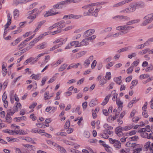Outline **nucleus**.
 <instances>
[{"instance_id":"f257e3e1","label":"nucleus","mask_w":153,"mask_h":153,"mask_svg":"<svg viewBox=\"0 0 153 153\" xmlns=\"http://www.w3.org/2000/svg\"><path fill=\"white\" fill-rule=\"evenodd\" d=\"M144 19L146 20L141 24L142 26H145L151 22L153 20V13L145 16Z\"/></svg>"},{"instance_id":"8fccbe9b","label":"nucleus","mask_w":153,"mask_h":153,"mask_svg":"<svg viewBox=\"0 0 153 153\" xmlns=\"http://www.w3.org/2000/svg\"><path fill=\"white\" fill-rule=\"evenodd\" d=\"M58 149L61 153H66V150L62 147L59 146L58 147Z\"/></svg>"},{"instance_id":"7c9ffc66","label":"nucleus","mask_w":153,"mask_h":153,"mask_svg":"<svg viewBox=\"0 0 153 153\" xmlns=\"http://www.w3.org/2000/svg\"><path fill=\"white\" fill-rule=\"evenodd\" d=\"M79 44L80 43L78 41H73L71 42V45L72 46L75 45H76L75 47H80Z\"/></svg>"},{"instance_id":"9d476101","label":"nucleus","mask_w":153,"mask_h":153,"mask_svg":"<svg viewBox=\"0 0 153 153\" xmlns=\"http://www.w3.org/2000/svg\"><path fill=\"white\" fill-rule=\"evenodd\" d=\"M116 103L117 104L118 106V111L119 110L120 111L122 110V108L123 106V102L120 100V99H117Z\"/></svg>"},{"instance_id":"13d9d810","label":"nucleus","mask_w":153,"mask_h":153,"mask_svg":"<svg viewBox=\"0 0 153 153\" xmlns=\"http://www.w3.org/2000/svg\"><path fill=\"white\" fill-rule=\"evenodd\" d=\"M140 136L143 138H148V134L146 132H144L140 134Z\"/></svg>"},{"instance_id":"a19ab883","label":"nucleus","mask_w":153,"mask_h":153,"mask_svg":"<svg viewBox=\"0 0 153 153\" xmlns=\"http://www.w3.org/2000/svg\"><path fill=\"white\" fill-rule=\"evenodd\" d=\"M124 30H130L132 28H134V27L132 26H129L128 25H124L123 26Z\"/></svg>"},{"instance_id":"393cba45","label":"nucleus","mask_w":153,"mask_h":153,"mask_svg":"<svg viewBox=\"0 0 153 153\" xmlns=\"http://www.w3.org/2000/svg\"><path fill=\"white\" fill-rule=\"evenodd\" d=\"M136 145L135 143H131V141H128L126 143V146L128 147H133L134 148V146H136Z\"/></svg>"},{"instance_id":"4be33fe9","label":"nucleus","mask_w":153,"mask_h":153,"mask_svg":"<svg viewBox=\"0 0 153 153\" xmlns=\"http://www.w3.org/2000/svg\"><path fill=\"white\" fill-rule=\"evenodd\" d=\"M133 0H125L123 1L117 3L118 6H120L126 3H128L130 1H131Z\"/></svg>"},{"instance_id":"a878e982","label":"nucleus","mask_w":153,"mask_h":153,"mask_svg":"<svg viewBox=\"0 0 153 153\" xmlns=\"http://www.w3.org/2000/svg\"><path fill=\"white\" fill-rule=\"evenodd\" d=\"M125 16H117L113 17V19L116 20H120L124 19Z\"/></svg>"},{"instance_id":"052dcab7","label":"nucleus","mask_w":153,"mask_h":153,"mask_svg":"<svg viewBox=\"0 0 153 153\" xmlns=\"http://www.w3.org/2000/svg\"><path fill=\"white\" fill-rule=\"evenodd\" d=\"M30 118L32 119L33 121H34L37 120V118L35 116L34 114H30Z\"/></svg>"},{"instance_id":"de8ad7c7","label":"nucleus","mask_w":153,"mask_h":153,"mask_svg":"<svg viewBox=\"0 0 153 153\" xmlns=\"http://www.w3.org/2000/svg\"><path fill=\"white\" fill-rule=\"evenodd\" d=\"M70 126V120H66L65 125L64 126V128L65 129H68Z\"/></svg>"},{"instance_id":"e433bc0d","label":"nucleus","mask_w":153,"mask_h":153,"mask_svg":"<svg viewBox=\"0 0 153 153\" xmlns=\"http://www.w3.org/2000/svg\"><path fill=\"white\" fill-rule=\"evenodd\" d=\"M90 63V61L88 59H86L84 62L83 63V65L85 68L88 67Z\"/></svg>"},{"instance_id":"680f3d73","label":"nucleus","mask_w":153,"mask_h":153,"mask_svg":"<svg viewBox=\"0 0 153 153\" xmlns=\"http://www.w3.org/2000/svg\"><path fill=\"white\" fill-rule=\"evenodd\" d=\"M133 69V67L131 66L126 71V72L127 74H129L131 73Z\"/></svg>"},{"instance_id":"f3484780","label":"nucleus","mask_w":153,"mask_h":153,"mask_svg":"<svg viewBox=\"0 0 153 153\" xmlns=\"http://www.w3.org/2000/svg\"><path fill=\"white\" fill-rule=\"evenodd\" d=\"M86 51H83L79 53H77L76 54V58H79L82 56L85 55L86 53Z\"/></svg>"},{"instance_id":"58836bf2","label":"nucleus","mask_w":153,"mask_h":153,"mask_svg":"<svg viewBox=\"0 0 153 153\" xmlns=\"http://www.w3.org/2000/svg\"><path fill=\"white\" fill-rule=\"evenodd\" d=\"M15 105V106L13 107V108L15 109H16V110H18L19 108L21 109V108L22 105L20 103L16 102Z\"/></svg>"},{"instance_id":"0e129e2a","label":"nucleus","mask_w":153,"mask_h":153,"mask_svg":"<svg viewBox=\"0 0 153 153\" xmlns=\"http://www.w3.org/2000/svg\"><path fill=\"white\" fill-rule=\"evenodd\" d=\"M112 59V57L111 56H109L106 59L104 60L103 62L104 63H108Z\"/></svg>"},{"instance_id":"bf43d9fd","label":"nucleus","mask_w":153,"mask_h":153,"mask_svg":"<svg viewBox=\"0 0 153 153\" xmlns=\"http://www.w3.org/2000/svg\"><path fill=\"white\" fill-rule=\"evenodd\" d=\"M25 43L24 42V41H23L18 46V47H21L19 48V50H20L21 49H22V48L24 47H25V46L26 45V44H25Z\"/></svg>"},{"instance_id":"79ce46f5","label":"nucleus","mask_w":153,"mask_h":153,"mask_svg":"<svg viewBox=\"0 0 153 153\" xmlns=\"http://www.w3.org/2000/svg\"><path fill=\"white\" fill-rule=\"evenodd\" d=\"M133 126H126L122 127L123 131H126L131 129Z\"/></svg>"},{"instance_id":"1a4fd4ad","label":"nucleus","mask_w":153,"mask_h":153,"mask_svg":"<svg viewBox=\"0 0 153 153\" xmlns=\"http://www.w3.org/2000/svg\"><path fill=\"white\" fill-rule=\"evenodd\" d=\"M45 22V20H43L38 22L37 23V26L34 31V32H36Z\"/></svg>"},{"instance_id":"f704fd0d","label":"nucleus","mask_w":153,"mask_h":153,"mask_svg":"<svg viewBox=\"0 0 153 153\" xmlns=\"http://www.w3.org/2000/svg\"><path fill=\"white\" fill-rule=\"evenodd\" d=\"M30 77H32V79H33L36 80H38L40 79V76L39 75H35L34 74H32Z\"/></svg>"},{"instance_id":"4c0bfd02","label":"nucleus","mask_w":153,"mask_h":153,"mask_svg":"<svg viewBox=\"0 0 153 153\" xmlns=\"http://www.w3.org/2000/svg\"><path fill=\"white\" fill-rule=\"evenodd\" d=\"M47 43L46 42H43L40 44L39 46V49H41L45 48L46 46Z\"/></svg>"},{"instance_id":"6e6d98bb","label":"nucleus","mask_w":153,"mask_h":153,"mask_svg":"<svg viewBox=\"0 0 153 153\" xmlns=\"http://www.w3.org/2000/svg\"><path fill=\"white\" fill-rule=\"evenodd\" d=\"M114 64V63L113 62H110L106 65V67L107 69H109L110 67L113 66Z\"/></svg>"},{"instance_id":"ddd939ff","label":"nucleus","mask_w":153,"mask_h":153,"mask_svg":"<svg viewBox=\"0 0 153 153\" xmlns=\"http://www.w3.org/2000/svg\"><path fill=\"white\" fill-rule=\"evenodd\" d=\"M135 4L137 8L143 7H144L145 5L144 3L142 1L137 2Z\"/></svg>"},{"instance_id":"a211bd4d","label":"nucleus","mask_w":153,"mask_h":153,"mask_svg":"<svg viewBox=\"0 0 153 153\" xmlns=\"http://www.w3.org/2000/svg\"><path fill=\"white\" fill-rule=\"evenodd\" d=\"M67 38H65L63 40V41L62 42H61L60 44H59L53 46L55 48V49L59 48L60 46H61L64 44L67 41Z\"/></svg>"},{"instance_id":"7ed1b4c3","label":"nucleus","mask_w":153,"mask_h":153,"mask_svg":"<svg viewBox=\"0 0 153 153\" xmlns=\"http://www.w3.org/2000/svg\"><path fill=\"white\" fill-rule=\"evenodd\" d=\"M95 6H92L89 8L88 11L91 16H97V13L100 10V9L96 7L95 8L94 7Z\"/></svg>"},{"instance_id":"0eeeda50","label":"nucleus","mask_w":153,"mask_h":153,"mask_svg":"<svg viewBox=\"0 0 153 153\" xmlns=\"http://www.w3.org/2000/svg\"><path fill=\"white\" fill-rule=\"evenodd\" d=\"M134 148H135L134 150L133 153H139L142 150L143 146L139 144H136Z\"/></svg>"},{"instance_id":"2f4dec72","label":"nucleus","mask_w":153,"mask_h":153,"mask_svg":"<svg viewBox=\"0 0 153 153\" xmlns=\"http://www.w3.org/2000/svg\"><path fill=\"white\" fill-rule=\"evenodd\" d=\"M39 40V39H38L37 38H36L35 39L33 40L30 42L29 44V45L30 46H34V44L36 43Z\"/></svg>"},{"instance_id":"423d86ee","label":"nucleus","mask_w":153,"mask_h":153,"mask_svg":"<svg viewBox=\"0 0 153 153\" xmlns=\"http://www.w3.org/2000/svg\"><path fill=\"white\" fill-rule=\"evenodd\" d=\"M67 5L64 1H62L59 2L58 4L54 5L53 7L54 8L57 9H62L64 6Z\"/></svg>"},{"instance_id":"4468645a","label":"nucleus","mask_w":153,"mask_h":153,"mask_svg":"<svg viewBox=\"0 0 153 153\" xmlns=\"http://www.w3.org/2000/svg\"><path fill=\"white\" fill-rule=\"evenodd\" d=\"M150 142L148 141L146 142L144 146L143 149L144 151H147L149 149L150 150V147L151 146V145H150Z\"/></svg>"},{"instance_id":"5701e85b","label":"nucleus","mask_w":153,"mask_h":153,"mask_svg":"<svg viewBox=\"0 0 153 153\" xmlns=\"http://www.w3.org/2000/svg\"><path fill=\"white\" fill-rule=\"evenodd\" d=\"M80 63H79L76 64H71L67 68V69L69 70L71 68H76L78 66L80 65Z\"/></svg>"},{"instance_id":"5fc2aeb1","label":"nucleus","mask_w":153,"mask_h":153,"mask_svg":"<svg viewBox=\"0 0 153 153\" xmlns=\"http://www.w3.org/2000/svg\"><path fill=\"white\" fill-rule=\"evenodd\" d=\"M149 77V75L148 74H142L140 76V78L142 79H143L147 78Z\"/></svg>"},{"instance_id":"6ab92c4d","label":"nucleus","mask_w":153,"mask_h":153,"mask_svg":"<svg viewBox=\"0 0 153 153\" xmlns=\"http://www.w3.org/2000/svg\"><path fill=\"white\" fill-rule=\"evenodd\" d=\"M126 33H127V32L125 31H120L113 34V37L116 38L118 37L119 35H122Z\"/></svg>"},{"instance_id":"20e7f679","label":"nucleus","mask_w":153,"mask_h":153,"mask_svg":"<svg viewBox=\"0 0 153 153\" xmlns=\"http://www.w3.org/2000/svg\"><path fill=\"white\" fill-rule=\"evenodd\" d=\"M82 17V15H74L73 14H71L68 15H65L62 19L66 20L67 19H78Z\"/></svg>"},{"instance_id":"2eb2a0df","label":"nucleus","mask_w":153,"mask_h":153,"mask_svg":"<svg viewBox=\"0 0 153 153\" xmlns=\"http://www.w3.org/2000/svg\"><path fill=\"white\" fill-rule=\"evenodd\" d=\"M110 96V95H108L102 101L101 104L102 105H105L107 103L109 100Z\"/></svg>"},{"instance_id":"49530a36","label":"nucleus","mask_w":153,"mask_h":153,"mask_svg":"<svg viewBox=\"0 0 153 153\" xmlns=\"http://www.w3.org/2000/svg\"><path fill=\"white\" fill-rule=\"evenodd\" d=\"M92 6H94V3H91L88 4L82 7V8L86 9L90 8Z\"/></svg>"},{"instance_id":"c9c22d12","label":"nucleus","mask_w":153,"mask_h":153,"mask_svg":"<svg viewBox=\"0 0 153 153\" xmlns=\"http://www.w3.org/2000/svg\"><path fill=\"white\" fill-rule=\"evenodd\" d=\"M153 70V65L151 64L149 65V66L147 67L145 70L146 72L151 71Z\"/></svg>"},{"instance_id":"cd10ccee","label":"nucleus","mask_w":153,"mask_h":153,"mask_svg":"<svg viewBox=\"0 0 153 153\" xmlns=\"http://www.w3.org/2000/svg\"><path fill=\"white\" fill-rule=\"evenodd\" d=\"M132 48V47L131 46H128L127 47H125V48H123L119 50L117 52L119 53H121L123 52L124 51H127L128 49H130Z\"/></svg>"},{"instance_id":"4d7b16f0","label":"nucleus","mask_w":153,"mask_h":153,"mask_svg":"<svg viewBox=\"0 0 153 153\" xmlns=\"http://www.w3.org/2000/svg\"><path fill=\"white\" fill-rule=\"evenodd\" d=\"M7 22L11 23L12 17L10 16V13H8L7 15Z\"/></svg>"},{"instance_id":"774afa93","label":"nucleus","mask_w":153,"mask_h":153,"mask_svg":"<svg viewBox=\"0 0 153 153\" xmlns=\"http://www.w3.org/2000/svg\"><path fill=\"white\" fill-rule=\"evenodd\" d=\"M105 149L106 151L108 153H112V152L113 149L110 146H109L108 148H105Z\"/></svg>"},{"instance_id":"c03bdc74","label":"nucleus","mask_w":153,"mask_h":153,"mask_svg":"<svg viewBox=\"0 0 153 153\" xmlns=\"http://www.w3.org/2000/svg\"><path fill=\"white\" fill-rule=\"evenodd\" d=\"M136 8L135 4L132 5L130 6V8H129L130 11L131 12H133L135 10Z\"/></svg>"},{"instance_id":"aec40b11","label":"nucleus","mask_w":153,"mask_h":153,"mask_svg":"<svg viewBox=\"0 0 153 153\" xmlns=\"http://www.w3.org/2000/svg\"><path fill=\"white\" fill-rule=\"evenodd\" d=\"M27 134V133L26 132L22 130H16V135L17 134H23V135H25Z\"/></svg>"},{"instance_id":"72a5a7b5","label":"nucleus","mask_w":153,"mask_h":153,"mask_svg":"<svg viewBox=\"0 0 153 153\" xmlns=\"http://www.w3.org/2000/svg\"><path fill=\"white\" fill-rule=\"evenodd\" d=\"M67 135V133L65 132H59L56 133V135L57 136H60L62 137L66 136Z\"/></svg>"},{"instance_id":"b1692460","label":"nucleus","mask_w":153,"mask_h":153,"mask_svg":"<svg viewBox=\"0 0 153 153\" xmlns=\"http://www.w3.org/2000/svg\"><path fill=\"white\" fill-rule=\"evenodd\" d=\"M121 76H119L118 77L115 78L114 79V81L119 85H120L121 82Z\"/></svg>"},{"instance_id":"338daca9","label":"nucleus","mask_w":153,"mask_h":153,"mask_svg":"<svg viewBox=\"0 0 153 153\" xmlns=\"http://www.w3.org/2000/svg\"><path fill=\"white\" fill-rule=\"evenodd\" d=\"M90 135V133L88 131H85L84 132V136L86 138H88Z\"/></svg>"},{"instance_id":"f03ea898","label":"nucleus","mask_w":153,"mask_h":153,"mask_svg":"<svg viewBox=\"0 0 153 153\" xmlns=\"http://www.w3.org/2000/svg\"><path fill=\"white\" fill-rule=\"evenodd\" d=\"M110 143L114 144V146L116 149H120L121 147V143L120 141L112 138L109 139Z\"/></svg>"},{"instance_id":"c756f323","label":"nucleus","mask_w":153,"mask_h":153,"mask_svg":"<svg viewBox=\"0 0 153 153\" xmlns=\"http://www.w3.org/2000/svg\"><path fill=\"white\" fill-rule=\"evenodd\" d=\"M150 48H147L144 50L142 51L139 52V54L141 55H143L147 52L149 53V51Z\"/></svg>"},{"instance_id":"412c9836","label":"nucleus","mask_w":153,"mask_h":153,"mask_svg":"<svg viewBox=\"0 0 153 153\" xmlns=\"http://www.w3.org/2000/svg\"><path fill=\"white\" fill-rule=\"evenodd\" d=\"M15 120H16V122H20L22 120H26V118L25 116H22L20 117H16L14 118Z\"/></svg>"},{"instance_id":"37998d69","label":"nucleus","mask_w":153,"mask_h":153,"mask_svg":"<svg viewBox=\"0 0 153 153\" xmlns=\"http://www.w3.org/2000/svg\"><path fill=\"white\" fill-rule=\"evenodd\" d=\"M14 1L15 2V4H19L20 3L22 4V3H25L26 2H28V1H26V0H24L23 1H21L20 2L19 1H18L17 0H14Z\"/></svg>"},{"instance_id":"39448f33","label":"nucleus","mask_w":153,"mask_h":153,"mask_svg":"<svg viewBox=\"0 0 153 153\" xmlns=\"http://www.w3.org/2000/svg\"><path fill=\"white\" fill-rule=\"evenodd\" d=\"M56 10L53 9H51L48 11L46 12L44 15V17H47L49 16H53L59 14V12H56Z\"/></svg>"},{"instance_id":"ea45409f","label":"nucleus","mask_w":153,"mask_h":153,"mask_svg":"<svg viewBox=\"0 0 153 153\" xmlns=\"http://www.w3.org/2000/svg\"><path fill=\"white\" fill-rule=\"evenodd\" d=\"M50 57L49 56H45L43 62H42L43 64H45L47 63L48 60H50Z\"/></svg>"},{"instance_id":"f8f14e48","label":"nucleus","mask_w":153,"mask_h":153,"mask_svg":"<svg viewBox=\"0 0 153 153\" xmlns=\"http://www.w3.org/2000/svg\"><path fill=\"white\" fill-rule=\"evenodd\" d=\"M79 43L80 47L86 46L89 45V42L86 38L83 39Z\"/></svg>"},{"instance_id":"69168bd1","label":"nucleus","mask_w":153,"mask_h":153,"mask_svg":"<svg viewBox=\"0 0 153 153\" xmlns=\"http://www.w3.org/2000/svg\"><path fill=\"white\" fill-rule=\"evenodd\" d=\"M7 72V70L6 68H4L2 69V73L3 74L4 76H5V75H6Z\"/></svg>"},{"instance_id":"3c124183","label":"nucleus","mask_w":153,"mask_h":153,"mask_svg":"<svg viewBox=\"0 0 153 153\" xmlns=\"http://www.w3.org/2000/svg\"><path fill=\"white\" fill-rule=\"evenodd\" d=\"M32 57H30L29 58L27 59L24 63L25 65H27L28 63L30 62H32Z\"/></svg>"},{"instance_id":"09e8293b","label":"nucleus","mask_w":153,"mask_h":153,"mask_svg":"<svg viewBox=\"0 0 153 153\" xmlns=\"http://www.w3.org/2000/svg\"><path fill=\"white\" fill-rule=\"evenodd\" d=\"M106 82V80L105 79H101L99 82V85H102Z\"/></svg>"},{"instance_id":"dca6fc26","label":"nucleus","mask_w":153,"mask_h":153,"mask_svg":"<svg viewBox=\"0 0 153 153\" xmlns=\"http://www.w3.org/2000/svg\"><path fill=\"white\" fill-rule=\"evenodd\" d=\"M19 12L17 9H15L13 11V16L15 19H17L19 17Z\"/></svg>"},{"instance_id":"603ef678","label":"nucleus","mask_w":153,"mask_h":153,"mask_svg":"<svg viewBox=\"0 0 153 153\" xmlns=\"http://www.w3.org/2000/svg\"><path fill=\"white\" fill-rule=\"evenodd\" d=\"M38 15V13H37L34 16H29L27 18L28 19H30L33 21L36 18L37 15Z\"/></svg>"},{"instance_id":"a18cd8bd","label":"nucleus","mask_w":153,"mask_h":153,"mask_svg":"<svg viewBox=\"0 0 153 153\" xmlns=\"http://www.w3.org/2000/svg\"><path fill=\"white\" fill-rule=\"evenodd\" d=\"M67 66V65L66 64H64L62 65L60 67L59 69V71H63L65 69Z\"/></svg>"},{"instance_id":"864d4df0","label":"nucleus","mask_w":153,"mask_h":153,"mask_svg":"<svg viewBox=\"0 0 153 153\" xmlns=\"http://www.w3.org/2000/svg\"><path fill=\"white\" fill-rule=\"evenodd\" d=\"M49 32H47L45 33H44L40 35L37 38L38 39H39V40H40L41 38H42L43 36H44L46 35H48V34Z\"/></svg>"},{"instance_id":"e2e57ef3","label":"nucleus","mask_w":153,"mask_h":153,"mask_svg":"<svg viewBox=\"0 0 153 153\" xmlns=\"http://www.w3.org/2000/svg\"><path fill=\"white\" fill-rule=\"evenodd\" d=\"M136 56V54L135 53H133L131 54H129L128 56V57L129 59H131L133 57H135Z\"/></svg>"},{"instance_id":"9b49d317","label":"nucleus","mask_w":153,"mask_h":153,"mask_svg":"<svg viewBox=\"0 0 153 153\" xmlns=\"http://www.w3.org/2000/svg\"><path fill=\"white\" fill-rule=\"evenodd\" d=\"M18 111L17 110L14 108L9 109L7 110V114L9 115H13L15 112Z\"/></svg>"},{"instance_id":"6e6552de","label":"nucleus","mask_w":153,"mask_h":153,"mask_svg":"<svg viewBox=\"0 0 153 153\" xmlns=\"http://www.w3.org/2000/svg\"><path fill=\"white\" fill-rule=\"evenodd\" d=\"M95 32L93 29H91L87 30L84 33V36L85 37H87L93 34Z\"/></svg>"},{"instance_id":"c85d7f7f","label":"nucleus","mask_w":153,"mask_h":153,"mask_svg":"<svg viewBox=\"0 0 153 153\" xmlns=\"http://www.w3.org/2000/svg\"><path fill=\"white\" fill-rule=\"evenodd\" d=\"M123 131L122 127L118 126L115 128V132L116 134H117L118 133L122 132Z\"/></svg>"},{"instance_id":"bb28decb","label":"nucleus","mask_w":153,"mask_h":153,"mask_svg":"<svg viewBox=\"0 0 153 153\" xmlns=\"http://www.w3.org/2000/svg\"><path fill=\"white\" fill-rule=\"evenodd\" d=\"M6 139L7 140L8 142H17L19 141V139L17 138H10L9 137H7L6 138Z\"/></svg>"},{"instance_id":"473e14b6","label":"nucleus","mask_w":153,"mask_h":153,"mask_svg":"<svg viewBox=\"0 0 153 153\" xmlns=\"http://www.w3.org/2000/svg\"><path fill=\"white\" fill-rule=\"evenodd\" d=\"M10 116L7 114L5 117L6 122L9 123H11L12 120V118Z\"/></svg>"}]
</instances>
